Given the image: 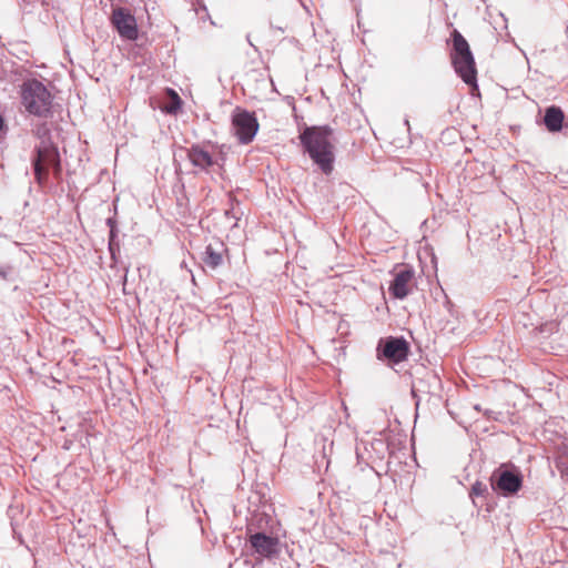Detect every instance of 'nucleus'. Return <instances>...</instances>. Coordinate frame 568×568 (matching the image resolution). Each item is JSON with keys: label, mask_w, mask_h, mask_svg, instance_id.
Masks as SVG:
<instances>
[{"label": "nucleus", "mask_w": 568, "mask_h": 568, "mask_svg": "<svg viewBox=\"0 0 568 568\" xmlns=\"http://www.w3.org/2000/svg\"><path fill=\"white\" fill-rule=\"evenodd\" d=\"M248 517L246 535L262 531L264 534L280 530V523L272 516V505L261 491H253L248 498Z\"/></svg>", "instance_id": "nucleus-3"}, {"label": "nucleus", "mask_w": 568, "mask_h": 568, "mask_svg": "<svg viewBox=\"0 0 568 568\" xmlns=\"http://www.w3.org/2000/svg\"><path fill=\"white\" fill-rule=\"evenodd\" d=\"M108 250L112 260V263H118V255L120 254V243H108Z\"/></svg>", "instance_id": "nucleus-21"}, {"label": "nucleus", "mask_w": 568, "mask_h": 568, "mask_svg": "<svg viewBox=\"0 0 568 568\" xmlns=\"http://www.w3.org/2000/svg\"><path fill=\"white\" fill-rule=\"evenodd\" d=\"M565 112L556 104H550L544 110L542 124L549 133H559L565 128Z\"/></svg>", "instance_id": "nucleus-12"}, {"label": "nucleus", "mask_w": 568, "mask_h": 568, "mask_svg": "<svg viewBox=\"0 0 568 568\" xmlns=\"http://www.w3.org/2000/svg\"><path fill=\"white\" fill-rule=\"evenodd\" d=\"M274 565H278L281 568H301V564L293 557L292 551L285 546V554L282 552L275 560H272Z\"/></svg>", "instance_id": "nucleus-17"}, {"label": "nucleus", "mask_w": 568, "mask_h": 568, "mask_svg": "<svg viewBox=\"0 0 568 568\" xmlns=\"http://www.w3.org/2000/svg\"><path fill=\"white\" fill-rule=\"evenodd\" d=\"M333 129L328 124L298 126L300 145L305 155L324 174L331 175L335 164Z\"/></svg>", "instance_id": "nucleus-1"}, {"label": "nucleus", "mask_w": 568, "mask_h": 568, "mask_svg": "<svg viewBox=\"0 0 568 568\" xmlns=\"http://www.w3.org/2000/svg\"><path fill=\"white\" fill-rule=\"evenodd\" d=\"M232 126L239 142L248 144L254 140L260 125L254 112L236 106L232 112Z\"/></svg>", "instance_id": "nucleus-8"}, {"label": "nucleus", "mask_w": 568, "mask_h": 568, "mask_svg": "<svg viewBox=\"0 0 568 568\" xmlns=\"http://www.w3.org/2000/svg\"><path fill=\"white\" fill-rule=\"evenodd\" d=\"M182 105L183 101L179 93L172 88H166L163 101L160 105L161 111L166 114L175 115L181 111Z\"/></svg>", "instance_id": "nucleus-16"}, {"label": "nucleus", "mask_w": 568, "mask_h": 568, "mask_svg": "<svg viewBox=\"0 0 568 568\" xmlns=\"http://www.w3.org/2000/svg\"><path fill=\"white\" fill-rule=\"evenodd\" d=\"M225 215H226V216H232V217L236 219V217H235V215L233 214V211H232V210H226V211H225Z\"/></svg>", "instance_id": "nucleus-28"}, {"label": "nucleus", "mask_w": 568, "mask_h": 568, "mask_svg": "<svg viewBox=\"0 0 568 568\" xmlns=\"http://www.w3.org/2000/svg\"><path fill=\"white\" fill-rule=\"evenodd\" d=\"M52 1L58 3L60 0H52Z\"/></svg>", "instance_id": "nucleus-32"}, {"label": "nucleus", "mask_w": 568, "mask_h": 568, "mask_svg": "<svg viewBox=\"0 0 568 568\" xmlns=\"http://www.w3.org/2000/svg\"><path fill=\"white\" fill-rule=\"evenodd\" d=\"M410 345L404 336H386L379 338L376 357L389 364H399L408 358Z\"/></svg>", "instance_id": "nucleus-6"}, {"label": "nucleus", "mask_w": 568, "mask_h": 568, "mask_svg": "<svg viewBox=\"0 0 568 568\" xmlns=\"http://www.w3.org/2000/svg\"><path fill=\"white\" fill-rule=\"evenodd\" d=\"M43 132L44 130L38 125V139H41L40 145H38V186L44 183L49 170H52L54 174L61 172L58 146L48 139L41 138Z\"/></svg>", "instance_id": "nucleus-5"}, {"label": "nucleus", "mask_w": 568, "mask_h": 568, "mask_svg": "<svg viewBox=\"0 0 568 568\" xmlns=\"http://www.w3.org/2000/svg\"><path fill=\"white\" fill-rule=\"evenodd\" d=\"M450 60L456 74L470 88L471 94H479L474 54L465 37L456 29L452 32Z\"/></svg>", "instance_id": "nucleus-2"}, {"label": "nucleus", "mask_w": 568, "mask_h": 568, "mask_svg": "<svg viewBox=\"0 0 568 568\" xmlns=\"http://www.w3.org/2000/svg\"><path fill=\"white\" fill-rule=\"evenodd\" d=\"M491 491L504 498L518 495L524 486V475L519 467L511 463H503L495 468L489 477Z\"/></svg>", "instance_id": "nucleus-4"}, {"label": "nucleus", "mask_w": 568, "mask_h": 568, "mask_svg": "<svg viewBox=\"0 0 568 568\" xmlns=\"http://www.w3.org/2000/svg\"><path fill=\"white\" fill-rule=\"evenodd\" d=\"M200 9L203 10V11H207V8H206L205 4H201Z\"/></svg>", "instance_id": "nucleus-29"}, {"label": "nucleus", "mask_w": 568, "mask_h": 568, "mask_svg": "<svg viewBox=\"0 0 568 568\" xmlns=\"http://www.w3.org/2000/svg\"><path fill=\"white\" fill-rule=\"evenodd\" d=\"M110 22L119 37L126 41L139 39V27L134 14L124 7H114L111 12Z\"/></svg>", "instance_id": "nucleus-9"}, {"label": "nucleus", "mask_w": 568, "mask_h": 568, "mask_svg": "<svg viewBox=\"0 0 568 568\" xmlns=\"http://www.w3.org/2000/svg\"><path fill=\"white\" fill-rule=\"evenodd\" d=\"M556 466L559 469V471L568 477V457L567 455H559L556 458Z\"/></svg>", "instance_id": "nucleus-20"}, {"label": "nucleus", "mask_w": 568, "mask_h": 568, "mask_svg": "<svg viewBox=\"0 0 568 568\" xmlns=\"http://www.w3.org/2000/svg\"><path fill=\"white\" fill-rule=\"evenodd\" d=\"M490 495L487 485L480 480H476L470 488L469 496L474 497H488Z\"/></svg>", "instance_id": "nucleus-19"}, {"label": "nucleus", "mask_w": 568, "mask_h": 568, "mask_svg": "<svg viewBox=\"0 0 568 568\" xmlns=\"http://www.w3.org/2000/svg\"><path fill=\"white\" fill-rule=\"evenodd\" d=\"M475 409H476V410H479V409H480L479 405H476V406H475Z\"/></svg>", "instance_id": "nucleus-31"}, {"label": "nucleus", "mask_w": 568, "mask_h": 568, "mask_svg": "<svg viewBox=\"0 0 568 568\" xmlns=\"http://www.w3.org/2000/svg\"><path fill=\"white\" fill-rule=\"evenodd\" d=\"M246 40H247L248 44H250L251 47H253L255 51H257V48H256V47L252 43V41H251L250 34H247V36H246Z\"/></svg>", "instance_id": "nucleus-27"}, {"label": "nucleus", "mask_w": 568, "mask_h": 568, "mask_svg": "<svg viewBox=\"0 0 568 568\" xmlns=\"http://www.w3.org/2000/svg\"><path fill=\"white\" fill-rule=\"evenodd\" d=\"M415 271L412 266L403 265L393 273V280L388 286L389 295L395 300L406 298L414 286Z\"/></svg>", "instance_id": "nucleus-10"}, {"label": "nucleus", "mask_w": 568, "mask_h": 568, "mask_svg": "<svg viewBox=\"0 0 568 568\" xmlns=\"http://www.w3.org/2000/svg\"><path fill=\"white\" fill-rule=\"evenodd\" d=\"M128 273H129V270H128V267H126V268H125V274H124V277H123V280H124V281H126V274H128Z\"/></svg>", "instance_id": "nucleus-30"}, {"label": "nucleus", "mask_w": 568, "mask_h": 568, "mask_svg": "<svg viewBox=\"0 0 568 568\" xmlns=\"http://www.w3.org/2000/svg\"><path fill=\"white\" fill-rule=\"evenodd\" d=\"M216 245L220 250L210 243L205 246V250L202 253V262L211 270H216L223 264L222 252L224 251V244L222 242H217Z\"/></svg>", "instance_id": "nucleus-15"}, {"label": "nucleus", "mask_w": 568, "mask_h": 568, "mask_svg": "<svg viewBox=\"0 0 568 568\" xmlns=\"http://www.w3.org/2000/svg\"><path fill=\"white\" fill-rule=\"evenodd\" d=\"M53 90H55V87L51 82L44 84L38 81V118H47L52 114V109L54 108Z\"/></svg>", "instance_id": "nucleus-11"}, {"label": "nucleus", "mask_w": 568, "mask_h": 568, "mask_svg": "<svg viewBox=\"0 0 568 568\" xmlns=\"http://www.w3.org/2000/svg\"><path fill=\"white\" fill-rule=\"evenodd\" d=\"M247 544L253 556L263 559L275 560L282 549L278 530L272 532L257 531L247 537Z\"/></svg>", "instance_id": "nucleus-7"}, {"label": "nucleus", "mask_w": 568, "mask_h": 568, "mask_svg": "<svg viewBox=\"0 0 568 568\" xmlns=\"http://www.w3.org/2000/svg\"><path fill=\"white\" fill-rule=\"evenodd\" d=\"M183 150L192 165L202 171H207L211 166L216 164L212 154L200 144H192L190 148H184Z\"/></svg>", "instance_id": "nucleus-13"}, {"label": "nucleus", "mask_w": 568, "mask_h": 568, "mask_svg": "<svg viewBox=\"0 0 568 568\" xmlns=\"http://www.w3.org/2000/svg\"><path fill=\"white\" fill-rule=\"evenodd\" d=\"M108 243H119L118 240V229H112L109 231V241Z\"/></svg>", "instance_id": "nucleus-22"}, {"label": "nucleus", "mask_w": 568, "mask_h": 568, "mask_svg": "<svg viewBox=\"0 0 568 568\" xmlns=\"http://www.w3.org/2000/svg\"><path fill=\"white\" fill-rule=\"evenodd\" d=\"M51 306H53V298L51 296H48V295H39L38 296V316L40 315L41 311H43L42 313V316L45 321L47 320V314L44 313V311H48L49 314H51Z\"/></svg>", "instance_id": "nucleus-18"}, {"label": "nucleus", "mask_w": 568, "mask_h": 568, "mask_svg": "<svg viewBox=\"0 0 568 568\" xmlns=\"http://www.w3.org/2000/svg\"><path fill=\"white\" fill-rule=\"evenodd\" d=\"M49 280L48 274L44 270H42L41 274L38 275V283L43 282L44 286H48L47 281Z\"/></svg>", "instance_id": "nucleus-23"}, {"label": "nucleus", "mask_w": 568, "mask_h": 568, "mask_svg": "<svg viewBox=\"0 0 568 568\" xmlns=\"http://www.w3.org/2000/svg\"><path fill=\"white\" fill-rule=\"evenodd\" d=\"M30 165L32 171L36 173V154L33 153L30 159Z\"/></svg>", "instance_id": "nucleus-26"}, {"label": "nucleus", "mask_w": 568, "mask_h": 568, "mask_svg": "<svg viewBox=\"0 0 568 568\" xmlns=\"http://www.w3.org/2000/svg\"><path fill=\"white\" fill-rule=\"evenodd\" d=\"M10 273V268L6 266H0V277L7 278Z\"/></svg>", "instance_id": "nucleus-25"}, {"label": "nucleus", "mask_w": 568, "mask_h": 568, "mask_svg": "<svg viewBox=\"0 0 568 568\" xmlns=\"http://www.w3.org/2000/svg\"><path fill=\"white\" fill-rule=\"evenodd\" d=\"M21 104L26 111L36 115V79H28L21 85Z\"/></svg>", "instance_id": "nucleus-14"}, {"label": "nucleus", "mask_w": 568, "mask_h": 568, "mask_svg": "<svg viewBox=\"0 0 568 568\" xmlns=\"http://www.w3.org/2000/svg\"><path fill=\"white\" fill-rule=\"evenodd\" d=\"M106 225L109 226L110 230L118 229L116 221L114 217L106 219Z\"/></svg>", "instance_id": "nucleus-24"}]
</instances>
